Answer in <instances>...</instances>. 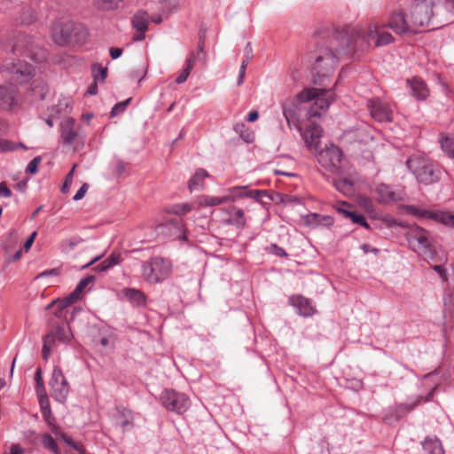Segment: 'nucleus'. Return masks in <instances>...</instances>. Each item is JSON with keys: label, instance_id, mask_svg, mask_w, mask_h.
Returning <instances> with one entry per match:
<instances>
[{"label": "nucleus", "instance_id": "obj_1", "mask_svg": "<svg viewBox=\"0 0 454 454\" xmlns=\"http://www.w3.org/2000/svg\"><path fill=\"white\" fill-rule=\"evenodd\" d=\"M372 41L376 47H380L392 43L394 37L377 25H370L366 32L361 27L350 26L335 29L332 33L330 45L319 46L309 55V61L313 60L314 83L324 84V81L336 68L340 56L364 51Z\"/></svg>", "mask_w": 454, "mask_h": 454}, {"label": "nucleus", "instance_id": "obj_2", "mask_svg": "<svg viewBox=\"0 0 454 454\" xmlns=\"http://www.w3.org/2000/svg\"><path fill=\"white\" fill-rule=\"evenodd\" d=\"M443 14L441 0H412L406 10L393 12L382 27H389L400 35L416 34L419 28L427 27L434 17Z\"/></svg>", "mask_w": 454, "mask_h": 454}, {"label": "nucleus", "instance_id": "obj_3", "mask_svg": "<svg viewBox=\"0 0 454 454\" xmlns=\"http://www.w3.org/2000/svg\"><path fill=\"white\" fill-rule=\"evenodd\" d=\"M330 90L317 88H306L294 98L286 99L282 104L283 114L290 128L300 127V113L303 110L302 105L310 101L312 104L306 108L309 119L321 116V112L326 111L333 98L329 96Z\"/></svg>", "mask_w": 454, "mask_h": 454}, {"label": "nucleus", "instance_id": "obj_4", "mask_svg": "<svg viewBox=\"0 0 454 454\" xmlns=\"http://www.w3.org/2000/svg\"><path fill=\"white\" fill-rule=\"evenodd\" d=\"M3 49L10 51L13 57L29 58L35 62L45 59V50L41 46V40L21 32L13 33L6 39H1Z\"/></svg>", "mask_w": 454, "mask_h": 454}, {"label": "nucleus", "instance_id": "obj_5", "mask_svg": "<svg viewBox=\"0 0 454 454\" xmlns=\"http://www.w3.org/2000/svg\"><path fill=\"white\" fill-rule=\"evenodd\" d=\"M51 36L56 44L66 46L72 40L77 43H84L89 36V32L81 24H75L72 20H58L51 27Z\"/></svg>", "mask_w": 454, "mask_h": 454}, {"label": "nucleus", "instance_id": "obj_6", "mask_svg": "<svg viewBox=\"0 0 454 454\" xmlns=\"http://www.w3.org/2000/svg\"><path fill=\"white\" fill-rule=\"evenodd\" d=\"M406 167L416 180L425 185L437 183L441 179V169L429 158L420 155L410 156Z\"/></svg>", "mask_w": 454, "mask_h": 454}, {"label": "nucleus", "instance_id": "obj_7", "mask_svg": "<svg viewBox=\"0 0 454 454\" xmlns=\"http://www.w3.org/2000/svg\"><path fill=\"white\" fill-rule=\"evenodd\" d=\"M172 272L171 262L161 256H153L142 262L141 276L149 284H159L166 280Z\"/></svg>", "mask_w": 454, "mask_h": 454}, {"label": "nucleus", "instance_id": "obj_8", "mask_svg": "<svg viewBox=\"0 0 454 454\" xmlns=\"http://www.w3.org/2000/svg\"><path fill=\"white\" fill-rule=\"evenodd\" d=\"M192 206L189 203L173 205L168 208V213L177 215V217L168 219L165 223L161 224L160 227L165 230L168 229L171 232L169 235L175 236L176 239L181 240H187V235L185 233V225L184 220L181 218L182 215L192 211Z\"/></svg>", "mask_w": 454, "mask_h": 454}, {"label": "nucleus", "instance_id": "obj_9", "mask_svg": "<svg viewBox=\"0 0 454 454\" xmlns=\"http://www.w3.org/2000/svg\"><path fill=\"white\" fill-rule=\"evenodd\" d=\"M161 405L168 411L184 414L191 406L189 397L175 389H165L160 395Z\"/></svg>", "mask_w": 454, "mask_h": 454}, {"label": "nucleus", "instance_id": "obj_10", "mask_svg": "<svg viewBox=\"0 0 454 454\" xmlns=\"http://www.w3.org/2000/svg\"><path fill=\"white\" fill-rule=\"evenodd\" d=\"M3 67L10 74V80L19 84L28 82L35 75L34 66L25 59L16 61L13 58L11 62L5 63Z\"/></svg>", "mask_w": 454, "mask_h": 454}, {"label": "nucleus", "instance_id": "obj_11", "mask_svg": "<svg viewBox=\"0 0 454 454\" xmlns=\"http://www.w3.org/2000/svg\"><path fill=\"white\" fill-rule=\"evenodd\" d=\"M343 153L341 150L334 145H330L325 149L319 151L317 155L318 164L327 172L332 174L340 173V163Z\"/></svg>", "mask_w": 454, "mask_h": 454}, {"label": "nucleus", "instance_id": "obj_12", "mask_svg": "<svg viewBox=\"0 0 454 454\" xmlns=\"http://www.w3.org/2000/svg\"><path fill=\"white\" fill-rule=\"evenodd\" d=\"M49 384L51 397L55 401L64 403L69 394V385L60 367L54 366Z\"/></svg>", "mask_w": 454, "mask_h": 454}, {"label": "nucleus", "instance_id": "obj_13", "mask_svg": "<svg viewBox=\"0 0 454 454\" xmlns=\"http://www.w3.org/2000/svg\"><path fill=\"white\" fill-rule=\"evenodd\" d=\"M0 109L7 112L20 109L19 91L12 85H0Z\"/></svg>", "mask_w": 454, "mask_h": 454}, {"label": "nucleus", "instance_id": "obj_14", "mask_svg": "<svg viewBox=\"0 0 454 454\" xmlns=\"http://www.w3.org/2000/svg\"><path fill=\"white\" fill-rule=\"evenodd\" d=\"M367 107L372 117L377 121H391L393 110L390 106L380 98H371L367 101Z\"/></svg>", "mask_w": 454, "mask_h": 454}, {"label": "nucleus", "instance_id": "obj_15", "mask_svg": "<svg viewBox=\"0 0 454 454\" xmlns=\"http://www.w3.org/2000/svg\"><path fill=\"white\" fill-rule=\"evenodd\" d=\"M423 399L422 395H418L416 400L412 403H398L388 407L384 413L383 419L386 422L391 423L393 421H398L408 412L416 408L421 403Z\"/></svg>", "mask_w": 454, "mask_h": 454}, {"label": "nucleus", "instance_id": "obj_16", "mask_svg": "<svg viewBox=\"0 0 454 454\" xmlns=\"http://www.w3.org/2000/svg\"><path fill=\"white\" fill-rule=\"evenodd\" d=\"M407 240L413 250H425L431 245L428 231L419 226L409 231Z\"/></svg>", "mask_w": 454, "mask_h": 454}, {"label": "nucleus", "instance_id": "obj_17", "mask_svg": "<svg viewBox=\"0 0 454 454\" xmlns=\"http://www.w3.org/2000/svg\"><path fill=\"white\" fill-rule=\"evenodd\" d=\"M378 200L381 204H389L401 201L404 198V192L401 188H394L393 186L380 184L376 188Z\"/></svg>", "mask_w": 454, "mask_h": 454}, {"label": "nucleus", "instance_id": "obj_18", "mask_svg": "<svg viewBox=\"0 0 454 454\" xmlns=\"http://www.w3.org/2000/svg\"><path fill=\"white\" fill-rule=\"evenodd\" d=\"M298 129L301 131V137L306 146L310 151H317L323 133L322 128L317 124L310 123L304 129H302L301 126Z\"/></svg>", "mask_w": 454, "mask_h": 454}, {"label": "nucleus", "instance_id": "obj_19", "mask_svg": "<svg viewBox=\"0 0 454 454\" xmlns=\"http://www.w3.org/2000/svg\"><path fill=\"white\" fill-rule=\"evenodd\" d=\"M228 194L224 196L226 203L235 201L241 198H253L259 201L266 195V191L262 190H247L246 186H234L228 190Z\"/></svg>", "mask_w": 454, "mask_h": 454}, {"label": "nucleus", "instance_id": "obj_20", "mask_svg": "<svg viewBox=\"0 0 454 454\" xmlns=\"http://www.w3.org/2000/svg\"><path fill=\"white\" fill-rule=\"evenodd\" d=\"M131 25L137 31L133 41H143L149 26V14L144 10L137 11L131 18Z\"/></svg>", "mask_w": 454, "mask_h": 454}, {"label": "nucleus", "instance_id": "obj_21", "mask_svg": "<svg viewBox=\"0 0 454 454\" xmlns=\"http://www.w3.org/2000/svg\"><path fill=\"white\" fill-rule=\"evenodd\" d=\"M289 303L295 308L298 315L301 317H311L315 314L316 309L311 300L301 294L293 295L289 298Z\"/></svg>", "mask_w": 454, "mask_h": 454}, {"label": "nucleus", "instance_id": "obj_22", "mask_svg": "<svg viewBox=\"0 0 454 454\" xmlns=\"http://www.w3.org/2000/svg\"><path fill=\"white\" fill-rule=\"evenodd\" d=\"M114 424L122 431H129L134 427V417L130 410L123 406H116L114 414Z\"/></svg>", "mask_w": 454, "mask_h": 454}, {"label": "nucleus", "instance_id": "obj_23", "mask_svg": "<svg viewBox=\"0 0 454 454\" xmlns=\"http://www.w3.org/2000/svg\"><path fill=\"white\" fill-rule=\"evenodd\" d=\"M60 137L65 145H71L77 142L79 135L74 118L69 117L60 123Z\"/></svg>", "mask_w": 454, "mask_h": 454}, {"label": "nucleus", "instance_id": "obj_24", "mask_svg": "<svg viewBox=\"0 0 454 454\" xmlns=\"http://www.w3.org/2000/svg\"><path fill=\"white\" fill-rule=\"evenodd\" d=\"M123 297L133 306L144 307L146 305L147 297L144 292L132 287H125L121 290Z\"/></svg>", "mask_w": 454, "mask_h": 454}, {"label": "nucleus", "instance_id": "obj_25", "mask_svg": "<svg viewBox=\"0 0 454 454\" xmlns=\"http://www.w3.org/2000/svg\"><path fill=\"white\" fill-rule=\"evenodd\" d=\"M56 437L63 441L68 449L66 450V454H86L83 445L75 442L70 435L65 432H59L57 429L54 431Z\"/></svg>", "mask_w": 454, "mask_h": 454}, {"label": "nucleus", "instance_id": "obj_26", "mask_svg": "<svg viewBox=\"0 0 454 454\" xmlns=\"http://www.w3.org/2000/svg\"><path fill=\"white\" fill-rule=\"evenodd\" d=\"M407 85L411 89V94L418 100H425L428 94L429 90L427 87V84L419 78H413L411 80H407Z\"/></svg>", "mask_w": 454, "mask_h": 454}, {"label": "nucleus", "instance_id": "obj_27", "mask_svg": "<svg viewBox=\"0 0 454 454\" xmlns=\"http://www.w3.org/2000/svg\"><path fill=\"white\" fill-rule=\"evenodd\" d=\"M208 176L209 174L207 170L204 168H198L188 182V189L190 192L201 189L204 184V180Z\"/></svg>", "mask_w": 454, "mask_h": 454}, {"label": "nucleus", "instance_id": "obj_28", "mask_svg": "<svg viewBox=\"0 0 454 454\" xmlns=\"http://www.w3.org/2000/svg\"><path fill=\"white\" fill-rule=\"evenodd\" d=\"M422 448L427 454H444L442 442L436 437H427L422 442Z\"/></svg>", "mask_w": 454, "mask_h": 454}, {"label": "nucleus", "instance_id": "obj_29", "mask_svg": "<svg viewBox=\"0 0 454 454\" xmlns=\"http://www.w3.org/2000/svg\"><path fill=\"white\" fill-rule=\"evenodd\" d=\"M230 217L227 219V223L231 225H235L238 228H241L246 224L245 214L241 208H236L235 207H230L228 208Z\"/></svg>", "mask_w": 454, "mask_h": 454}, {"label": "nucleus", "instance_id": "obj_30", "mask_svg": "<svg viewBox=\"0 0 454 454\" xmlns=\"http://www.w3.org/2000/svg\"><path fill=\"white\" fill-rule=\"evenodd\" d=\"M442 150L450 159H454V135L442 133L439 136Z\"/></svg>", "mask_w": 454, "mask_h": 454}, {"label": "nucleus", "instance_id": "obj_31", "mask_svg": "<svg viewBox=\"0 0 454 454\" xmlns=\"http://www.w3.org/2000/svg\"><path fill=\"white\" fill-rule=\"evenodd\" d=\"M49 92V88L43 81L35 80L31 88V95L34 100L45 99Z\"/></svg>", "mask_w": 454, "mask_h": 454}, {"label": "nucleus", "instance_id": "obj_32", "mask_svg": "<svg viewBox=\"0 0 454 454\" xmlns=\"http://www.w3.org/2000/svg\"><path fill=\"white\" fill-rule=\"evenodd\" d=\"M195 65V53L191 52L185 60V67L181 72V74L176 78V82L177 84L184 83L188 76L190 75L191 71L194 67Z\"/></svg>", "mask_w": 454, "mask_h": 454}, {"label": "nucleus", "instance_id": "obj_33", "mask_svg": "<svg viewBox=\"0 0 454 454\" xmlns=\"http://www.w3.org/2000/svg\"><path fill=\"white\" fill-rule=\"evenodd\" d=\"M43 447L52 454H61L57 441L49 433H43L41 436Z\"/></svg>", "mask_w": 454, "mask_h": 454}, {"label": "nucleus", "instance_id": "obj_34", "mask_svg": "<svg viewBox=\"0 0 454 454\" xmlns=\"http://www.w3.org/2000/svg\"><path fill=\"white\" fill-rule=\"evenodd\" d=\"M333 185L340 192L345 196H350L354 192V184L350 180L346 178L336 179L333 181Z\"/></svg>", "mask_w": 454, "mask_h": 454}, {"label": "nucleus", "instance_id": "obj_35", "mask_svg": "<svg viewBox=\"0 0 454 454\" xmlns=\"http://www.w3.org/2000/svg\"><path fill=\"white\" fill-rule=\"evenodd\" d=\"M226 203V199L223 197H215L209 195H201L198 198L200 207H214Z\"/></svg>", "mask_w": 454, "mask_h": 454}, {"label": "nucleus", "instance_id": "obj_36", "mask_svg": "<svg viewBox=\"0 0 454 454\" xmlns=\"http://www.w3.org/2000/svg\"><path fill=\"white\" fill-rule=\"evenodd\" d=\"M431 219L444 225L454 226V213L452 214L445 211H433Z\"/></svg>", "mask_w": 454, "mask_h": 454}, {"label": "nucleus", "instance_id": "obj_37", "mask_svg": "<svg viewBox=\"0 0 454 454\" xmlns=\"http://www.w3.org/2000/svg\"><path fill=\"white\" fill-rule=\"evenodd\" d=\"M233 129L236 133L239 134V137L246 143H252L254 139V134L246 126L245 123L239 122L233 126Z\"/></svg>", "mask_w": 454, "mask_h": 454}, {"label": "nucleus", "instance_id": "obj_38", "mask_svg": "<svg viewBox=\"0 0 454 454\" xmlns=\"http://www.w3.org/2000/svg\"><path fill=\"white\" fill-rule=\"evenodd\" d=\"M333 218L330 215H322L318 214H313L311 215V221L309 223L313 226H323V227H330L333 224Z\"/></svg>", "mask_w": 454, "mask_h": 454}, {"label": "nucleus", "instance_id": "obj_39", "mask_svg": "<svg viewBox=\"0 0 454 454\" xmlns=\"http://www.w3.org/2000/svg\"><path fill=\"white\" fill-rule=\"evenodd\" d=\"M123 0H94L96 8L101 11H114L119 8Z\"/></svg>", "mask_w": 454, "mask_h": 454}, {"label": "nucleus", "instance_id": "obj_40", "mask_svg": "<svg viewBox=\"0 0 454 454\" xmlns=\"http://www.w3.org/2000/svg\"><path fill=\"white\" fill-rule=\"evenodd\" d=\"M93 79L96 82H104L107 77V68L101 64L95 63L91 66Z\"/></svg>", "mask_w": 454, "mask_h": 454}, {"label": "nucleus", "instance_id": "obj_41", "mask_svg": "<svg viewBox=\"0 0 454 454\" xmlns=\"http://www.w3.org/2000/svg\"><path fill=\"white\" fill-rule=\"evenodd\" d=\"M82 242L80 237H73L61 241L59 247L62 252L68 253L72 251L76 246Z\"/></svg>", "mask_w": 454, "mask_h": 454}, {"label": "nucleus", "instance_id": "obj_42", "mask_svg": "<svg viewBox=\"0 0 454 454\" xmlns=\"http://www.w3.org/2000/svg\"><path fill=\"white\" fill-rule=\"evenodd\" d=\"M54 342H55V336L53 333H49L44 337L43 346V350H42L43 358L44 360H48L50 354H51V347L54 344Z\"/></svg>", "mask_w": 454, "mask_h": 454}, {"label": "nucleus", "instance_id": "obj_43", "mask_svg": "<svg viewBox=\"0 0 454 454\" xmlns=\"http://www.w3.org/2000/svg\"><path fill=\"white\" fill-rule=\"evenodd\" d=\"M353 223L358 224L360 226L364 227L365 229H370V225L366 222L364 215L361 213H358L356 210H353L351 214H349L348 218Z\"/></svg>", "mask_w": 454, "mask_h": 454}, {"label": "nucleus", "instance_id": "obj_44", "mask_svg": "<svg viewBox=\"0 0 454 454\" xmlns=\"http://www.w3.org/2000/svg\"><path fill=\"white\" fill-rule=\"evenodd\" d=\"M67 107V104L59 103L58 105L54 106L51 109V114L48 116V118L45 119V122L49 127H53V118L58 116L60 112Z\"/></svg>", "mask_w": 454, "mask_h": 454}, {"label": "nucleus", "instance_id": "obj_45", "mask_svg": "<svg viewBox=\"0 0 454 454\" xmlns=\"http://www.w3.org/2000/svg\"><path fill=\"white\" fill-rule=\"evenodd\" d=\"M408 212L412 215H416L423 218H432L433 211L419 208L415 206H408Z\"/></svg>", "mask_w": 454, "mask_h": 454}, {"label": "nucleus", "instance_id": "obj_46", "mask_svg": "<svg viewBox=\"0 0 454 454\" xmlns=\"http://www.w3.org/2000/svg\"><path fill=\"white\" fill-rule=\"evenodd\" d=\"M55 339L57 338L59 341L68 342L71 340L72 333L69 328L59 326L56 330Z\"/></svg>", "mask_w": 454, "mask_h": 454}, {"label": "nucleus", "instance_id": "obj_47", "mask_svg": "<svg viewBox=\"0 0 454 454\" xmlns=\"http://www.w3.org/2000/svg\"><path fill=\"white\" fill-rule=\"evenodd\" d=\"M42 161L41 156L35 157L27 166L26 173L35 175L38 171V167Z\"/></svg>", "mask_w": 454, "mask_h": 454}, {"label": "nucleus", "instance_id": "obj_48", "mask_svg": "<svg viewBox=\"0 0 454 454\" xmlns=\"http://www.w3.org/2000/svg\"><path fill=\"white\" fill-rule=\"evenodd\" d=\"M250 59H251V57L247 54V58L243 59L241 62V65L239 67V77H238V81H237L238 86L241 85L244 82L246 70H247V67Z\"/></svg>", "mask_w": 454, "mask_h": 454}, {"label": "nucleus", "instance_id": "obj_49", "mask_svg": "<svg viewBox=\"0 0 454 454\" xmlns=\"http://www.w3.org/2000/svg\"><path fill=\"white\" fill-rule=\"evenodd\" d=\"M130 102V98L124 100L122 102L117 103L111 110V117H114L126 110L129 103Z\"/></svg>", "mask_w": 454, "mask_h": 454}, {"label": "nucleus", "instance_id": "obj_50", "mask_svg": "<svg viewBox=\"0 0 454 454\" xmlns=\"http://www.w3.org/2000/svg\"><path fill=\"white\" fill-rule=\"evenodd\" d=\"M42 415H43V418L44 419V421L47 423L48 426L51 427V431L52 433L55 434L54 431L57 429L59 432H62L61 430H59L54 424V416L51 412V410H47L43 412H42Z\"/></svg>", "mask_w": 454, "mask_h": 454}, {"label": "nucleus", "instance_id": "obj_51", "mask_svg": "<svg viewBox=\"0 0 454 454\" xmlns=\"http://www.w3.org/2000/svg\"><path fill=\"white\" fill-rule=\"evenodd\" d=\"M95 277L93 275H89L83 278H82L77 284L75 289L77 293H82L84 289L92 282H94Z\"/></svg>", "mask_w": 454, "mask_h": 454}, {"label": "nucleus", "instance_id": "obj_52", "mask_svg": "<svg viewBox=\"0 0 454 454\" xmlns=\"http://www.w3.org/2000/svg\"><path fill=\"white\" fill-rule=\"evenodd\" d=\"M35 380L36 382V391L38 394L40 393H45L43 377H42V371L40 368H38L35 373Z\"/></svg>", "mask_w": 454, "mask_h": 454}, {"label": "nucleus", "instance_id": "obj_53", "mask_svg": "<svg viewBox=\"0 0 454 454\" xmlns=\"http://www.w3.org/2000/svg\"><path fill=\"white\" fill-rule=\"evenodd\" d=\"M74 166L73 167V168L67 174L66 177H65V182L61 187V192L63 193H67L69 190V186L71 185L72 182H73V175H74Z\"/></svg>", "mask_w": 454, "mask_h": 454}, {"label": "nucleus", "instance_id": "obj_54", "mask_svg": "<svg viewBox=\"0 0 454 454\" xmlns=\"http://www.w3.org/2000/svg\"><path fill=\"white\" fill-rule=\"evenodd\" d=\"M269 252L279 257L287 256V253L285 251V249L280 247L277 244H271L269 247Z\"/></svg>", "mask_w": 454, "mask_h": 454}, {"label": "nucleus", "instance_id": "obj_55", "mask_svg": "<svg viewBox=\"0 0 454 454\" xmlns=\"http://www.w3.org/2000/svg\"><path fill=\"white\" fill-rule=\"evenodd\" d=\"M35 19H36V17H35V12L33 11H31V10H28L27 11V14L24 13L21 16L20 21H21L22 24L29 25L32 22H34L35 20Z\"/></svg>", "mask_w": 454, "mask_h": 454}, {"label": "nucleus", "instance_id": "obj_56", "mask_svg": "<svg viewBox=\"0 0 454 454\" xmlns=\"http://www.w3.org/2000/svg\"><path fill=\"white\" fill-rule=\"evenodd\" d=\"M38 395H39V404H40L41 412H43L47 410H51L49 399L46 396V395L45 394L43 395L42 393H40V394H38Z\"/></svg>", "mask_w": 454, "mask_h": 454}, {"label": "nucleus", "instance_id": "obj_57", "mask_svg": "<svg viewBox=\"0 0 454 454\" xmlns=\"http://www.w3.org/2000/svg\"><path fill=\"white\" fill-rule=\"evenodd\" d=\"M82 293H77L76 289L70 293L67 297H65L66 304H73L76 302L81 298Z\"/></svg>", "mask_w": 454, "mask_h": 454}, {"label": "nucleus", "instance_id": "obj_58", "mask_svg": "<svg viewBox=\"0 0 454 454\" xmlns=\"http://www.w3.org/2000/svg\"><path fill=\"white\" fill-rule=\"evenodd\" d=\"M0 149L4 152L14 151V150H16L15 143H12L9 140H1L0 141Z\"/></svg>", "mask_w": 454, "mask_h": 454}, {"label": "nucleus", "instance_id": "obj_59", "mask_svg": "<svg viewBox=\"0 0 454 454\" xmlns=\"http://www.w3.org/2000/svg\"><path fill=\"white\" fill-rule=\"evenodd\" d=\"M108 263L114 267L115 265H118L121 262V256L120 254L113 253L106 258Z\"/></svg>", "mask_w": 454, "mask_h": 454}, {"label": "nucleus", "instance_id": "obj_60", "mask_svg": "<svg viewBox=\"0 0 454 454\" xmlns=\"http://www.w3.org/2000/svg\"><path fill=\"white\" fill-rule=\"evenodd\" d=\"M337 212L341 214L345 218L348 219L349 214L353 212V209H351L350 205L344 203L342 207L337 208Z\"/></svg>", "mask_w": 454, "mask_h": 454}, {"label": "nucleus", "instance_id": "obj_61", "mask_svg": "<svg viewBox=\"0 0 454 454\" xmlns=\"http://www.w3.org/2000/svg\"><path fill=\"white\" fill-rule=\"evenodd\" d=\"M12 192L10 188L7 186L5 182L0 183V197L2 198H10Z\"/></svg>", "mask_w": 454, "mask_h": 454}, {"label": "nucleus", "instance_id": "obj_62", "mask_svg": "<svg viewBox=\"0 0 454 454\" xmlns=\"http://www.w3.org/2000/svg\"><path fill=\"white\" fill-rule=\"evenodd\" d=\"M88 189H89L88 184H83L80 187V189L77 191V192L74 196L73 200L75 201L82 200L84 197L85 193L87 192Z\"/></svg>", "mask_w": 454, "mask_h": 454}, {"label": "nucleus", "instance_id": "obj_63", "mask_svg": "<svg viewBox=\"0 0 454 454\" xmlns=\"http://www.w3.org/2000/svg\"><path fill=\"white\" fill-rule=\"evenodd\" d=\"M434 270L438 273L442 281H446L448 278L447 270L442 265H435Z\"/></svg>", "mask_w": 454, "mask_h": 454}, {"label": "nucleus", "instance_id": "obj_64", "mask_svg": "<svg viewBox=\"0 0 454 454\" xmlns=\"http://www.w3.org/2000/svg\"><path fill=\"white\" fill-rule=\"evenodd\" d=\"M441 5L443 7V13L454 10V0H441Z\"/></svg>", "mask_w": 454, "mask_h": 454}]
</instances>
